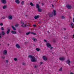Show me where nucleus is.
<instances>
[{"mask_svg": "<svg viewBox=\"0 0 74 74\" xmlns=\"http://www.w3.org/2000/svg\"><path fill=\"white\" fill-rule=\"evenodd\" d=\"M11 33L12 34H16V32L15 31H11Z\"/></svg>", "mask_w": 74, "mask_h": 74, "instance_id": "obj_8", "label": "nucleus"}, {"mask_svg": "<svg viewBox=\"0 0 74 74\" xmlns=\"http://www.w3.org/2000/svg\"><path fill=\"white\" fill-rule=\"evenodd\" d=\"M0 36H1V34H0Z\"/></svg>", "mask_w": 74, "mask_h": 74, "instance_id": "obj_55", "label": "nucleus"}, {"mask_svg": "<svg viewBox=\"0 0 74 74\" xmlns=\"http://www.w3.org/2000/svg\"><path fill=\"white\" fill-rule=\"evenodd\" d=\"M32 40L34 41H37V39L35 38H33Z\"/></svg>", "mask_w": 74, "mask_h": 74, "instance_id": "obj_20", "label": "nucleus"}, {"mask_svg": "<svg viewBox=\"0 0 74 74\" xmlns=\"http://www.w3.org/2000/svg\"><path fill=\"white\" fill-rule=\"evenodd\" d=\"M22 64H23V65H25L26 64L25 63H22Z\"/></svg>", "mask_w": 74, "mask_h": 74, "instance_id": "obj_36", "label": "nucleus"}, {"mask_svg": "<svg viewBox=\"0 0 74 74\" xmlns=\"http://www.w3.org/2000/svg\"><path fill=\"white\" fill-rule=\"evenodd\" d=\"M3 9H5V8H7V6L6 5H5L3 7Z\"/></svg>", "mask_w": 74, "mask_h": 74, "instance_id": "obj_25", "label": "nucleus"}, {"mask_svg": "<svg viewBox=\"0 0 74 74\" xmlns=\"http://www.w3.org/2000/svg\"><path fill=\"white\" fill-rule=\"evenodd\" d=\"M34 68H37V66H34Z\"/></svg>", "mask_w": 74, "mask_h": 74, "instance_id": "obj_42", "label": "nucleus"}, {"mask_svg": "<svg viewBox=\"0 0 74 74\" xmlns=\"http://www.w3.org/2000/svg\"><path fill=\"white\" fill-rule=\"evenodd\" d=\"M40 64H42V62H40Z\"/></svg>", "mask_w": 74, "mask_h": 74, "instance_id": "obj_43", "label": "nucleus"}, {"mask_svg": "<svg viewBox=\"0 0 74 74\" xmlns=\"http://www.w3.org/2000/svg\"><path fill=\"white\" fill-rule=\"evenodd\" d=\"M52 14L54 16H55L56 14V10H53V12H52Z\"/></svg>", "mask_w": 74, "mask_h": 74, "instance_id": "obj_5", "label": "nucleus"}, {"mask_svg": "<svg viewBox=\"0 0 74 74\" xmlns=\"http://www.w3.org/2000/svg\"><path fill=\"white\" fill-rule=\"evenodd\" d=\"M12 27L14 30H16V28H15L13 26H12Z\"/></svg>", "mask_w": 74, "mask_h": 74, "instance_id": "obj_19", "label": "nucleus"}, {"mask_svg": "<svg viewBox=\"0 0 74 74\" xmlns=\"http://www.w3.org/2000/svg\"><path fill=\"white\" fill-rule=\"evenodd\" d=\"M0 38H1V36H0Z\"/></svg>", "mask_w": 74, "mask_h": 74, "instance_id": "obj_53", "label": "nucleus"}, {"mask_svg": "<svg viewBox=\"0 0 74 74\" xmlns=\"http://www.w3.org/2000/svg\"><path fill=\"white\" fill-rule=\"evenodd\" d=\"M70 74H74V73H73L72 72H71V73H70Z\"/></svg>", "mask_w": 74, "mask_h": 74, "instance_id": "obj_45", "label": "nucleus"}, {"mask_svg": "<svg viewBox=\"0 0 74 74\" xmlns=\"http://www.w3.org/2000/svg\"><path fill=\"white\" fill-rule=\"evenodd\" d=\"M14 60H15V61H16V60H17V58H15L14 59Z\"/></svg>", "mask_w": 74, "mask_h": 74, "instance_id": "obj_33", "label": "nucleus"}, {"mask_svg": "<svg viewBox=\"0 0 74 74\" xmlns=\"http://www.w3.org/2000/svg\"><path fill=\"white\" fill-rule=\"evenodd\" d=\"M2 35H3V36H4V35H5V32H4V31H2Z\"/></svg>", "mask_w": 74, "mask_h": 74, "instance_id": "obj_23", "label": "nucleus"}, {"mask_svg": "<svg viewBox=\"0 0 74 74\" xmlns=\"http://www.w3.org/2000/svg\"><path fill=\"white\" fill-rule=\"evenodd\" d=\"M39 17H40V15H38L34 17V18L35 19H37V18H39Z\"/></svg>", "mask_w": 74, "mask_h": 74, "instance_id": "obj_10", "label": "nucleus"}, {"mask_svg": "<svg viewBox=\"0 0 74 74\" xmlns=\"http://www.w3.org/2000/svg\"><path fill=\"white\" fill-rule=\"evenodd\" d=\"M18 32L20 33H22V31H19Z\"/></svg>", "mask_w": 74, "mask_h": 74, "instance_id": "obj_39", "label": "nucleus"}, {"mask_svg": "<svg viewBox=\"0 0 74 74\" xmlns=\"http://www.w3.org/2000/svg\"><path fill=\"white\" fill-rule=\"evenodd\" d=\"M42 5H44V4H43V3H42Z\"/></svg>", "mask_w": 74, "mask_h": 74, "instance_id": "obj_52", "label": "nucleus"}, {"mask_svg": "<svg viewBox=\"0 0 74 74\" xmlns=\"http://www.w3.org/2000/svg\"><path fill=\"white\" fill-rule=\"evenodd\" d=\"M59 71H62V68L61 67V68L60 69H59Z\"/></svg>", "mask_w": 74, "mask_h": 74, "instance_id": "obj_30", "label": "nucleus"}, {"mask_svg": "<svg viewBox=\"0 0 74 74\" xmlns=\"http://www.w3.org/2000/svg\"><path fill=\"white\" fill-rule=\"evenodd\" d=\"M66 63H67V64H68L69 66L70 65V60H68L67 61H66Z\"/></svg>", "mask_w": 74, "mask_h": 74, "instance_id": "obj_6", "label": "nucleus"}, {"mask_svg": "<svg viewBox=\"0 0 74 74\" xmlns=\"http://www.w3.org/2000/svg\"><path fill=\"white\" fill-rule=\"evenodd\" d=\"M49 17H52L53 16V14H50L49 16Z\"/></svg>", "mask_w": 74, "mask_h": 74, "instance_id": "obj_31", "label": "nucleus"}, {"mask_svg": "<svg viewBox=\"0 0 74 74\" xmlns=\"http://www.w3.org/2000/svg\"><path fill=\"white\" fill-rule=\"evenodd\" d=\"M3 54L4 55H6L7 54V50H4L3 52Z\"/></svg>", "mask_w": 74, "mask_h": 74, "instance_id": "obj_3", "label": "nucleus"}, {"mask_svg": "<svg viewBox=\"0 0 74 74\" xmlns=\"http://www.w3.org/2000/svg\"><path fill=\"white\" fill-rule=\"evenodd\" d=\"M3 24L2 23H1L0 24V26H3Z\"/></svg>", "mask_w": 74, "mask_h": 74, "instance_id": "obj_35", "label": "nucleus"}, {"mask_svg": "<svg viewBox=\"0 0 74 74\" xmlns=\"http://www.w3.org/2000/svg\"><path fill=\"white\" fill-rule=\"evenodd\" d=\"M52 53V54H53V53Z\"/></svg>", "mask_w": 74, "mask_h": 74, "instance_id": "obj_56", "label": "nucleus"}, {"mask_svg": "<svg viewBox=\"0 0 74 74\" xmlns=\"http://www.w3.org/2000/svg\"><path fill=\"white\" fill-rule=\"evenodd\" d=\"M21 24H22L23 25H21L22 26H23V27H26V26H27L28 25H25L24 24V22L23 21H21Z\"/></svg>", "mask_w": 74, "mask_h": 74, "instance_id": "obj_2", "label": "nucleus"}, {"mask_svg": "<svg viewBox=\"0 0 74 74\" xmlns=\"http://www.w3.org/2000/svg\"><path fill=\"white\" fill-rule=\"evenodd\" d=\"M66 7L68 9H71V6L69 4H67L66 6Z\"/></svg>", "mask_w": 74, "mask_h": 74, "instance_id": "obj_4", "label": "nucleus"}, {"mask_svg": "<svg viewBox=\"0 0 74 74\" xmlns=\"http://www.w3.org/2000/svg\"><path fill=\"white\" fill-rule=\"evenodd\" d=\"M1 19H5V18H4V17H2V18H1Z\"/></svg>", "mask_w": 74, "mask_h": 74, "instance_id": "obj_48", "label": "nucleus"}, {"mask_svg": "<svg viewBox=\"0 0 74 74\" xmlns=\"http://www.w3.org/2000/svg\"><path fill=\"white\" fill-rule=\"evenodd\" d=\"M15 2L17 4H19L20 3V1L19 0H15Z\"/></svg>", "mask_w": 74, "mask_h": 74, "instance_id": "obj_12", "label": "nucleus"}, {"mask_svg": "<svg viewBox=\"0 0 74 74\" xmlns=\"http://www.w3.org/2000/svg\"><path fill=\"white\" fill-rule=\"evenodd\" d=\"M30 33H31V32H28L26 33V35H27H27H29V34H30Z\"/></svg>", "mask_w": 74, "mask_h": 74, "instance_id": "obj_26", "label": "nucleus"}, {"mask_svg": "<svg viewBox=\"0 0 74 74\" xmlns=\"http://www.w3.org/2000/svg\"><path fill=\"white\" fill-rule=\"evenodd\" d=\"M0 45H1V44H0Z\"/></svg>", "mask_w": 74, "mask_h": 74, "instance_id": "obj_58", "label": "nucleus"}, {"mask_svg": "<svg viewBox=\"0 0 74 74\" xmlns=\"http://www.w3.org/2000/svg\"><path fill=\"white\" fill-rule=\"evenodd\" d=\"M31 34H33L34 35H36V33H34L32 32H31Z\"/></svg>", "mask_w": 74, "mask_h": 74, "instance_id": "obj_24", "label": "nucleus"}, {"mask_svg": "<svg viewBox=\"0 0 74 74\" xmlns=\"http://www.w3.org/2000/svg\"><path fill=\"white\" fill-rule=\"evenodd\" d=\"M8 46H9V45H10V44H8Z\"/></svg>", "mask_w": 74, "mask_h": 74, "instance_id": "obj_51", "label": "nucleus"}, {"mask_svg": "<svg viewBox=\"0 0 74 74\" xmlns=\"http://www.w3.org/2000/svg\"><path fill=\"white\" fill-rule=\"evenodd\" d=\"M18 26H19V24H17L16 25H15L16 27H18Z\"/></svg>", "mask_w": 74, "mask_h": 74, "instance_id": "obj_32", "label": "nucleus"}, {"mask_svg": "<svg viewBox=\"0 0 74 74\" xmlns=\"http://www.w3.org/2000/svg\"><path fill=\"white\" fill-rule=\"evenodd\" d=\"M60 60H61V61H62L63 60H64V58L63 57L60 58Z\"/></svg>", "mask_w": 74, "mask_h": 74, "instance_id": "obj_16", "label": "nucleus"}, {"mask_svg": "<svg viewBox=\"0 0 74 74\" xmlns=\"http://www.w3.org/2000/svg\"><path fill=\"white\" fill-rule=\"evenodd\" d=\"M8 18L9 19H10V20L12 19V16L10 15L9 16H8Z\"/></svg>", "mask_w": 74, "mask_h": 74, "instance_id": "obj_13", "label": "nucleus"}, {"mask_svg": "<svg viewBox=\"0 0 74 74\" xmlns=\"http://www.w3.org/2000/svg\"><path fill=\"white\" fill-rule=\"evenodd\" d=\"M50 52H51V53H52V51H50Z\"/></svg>", "mask_w": 74, "mask_h": 74, "instance_id": "obj_57", "label": "nucleus"}, {"mask_svg": "<svg viewBox=\"0 0 74 74\" xmlns=\"http://www.w3.org/2000/svg\"><path fill=\"white\" fill-rule=\"evenodd\" d=\"M44 41H45V42H47V40H44Z\"/></svg>", "mask_w": 74, "mask_h": 74, "instance_id": "obj_38", "label": "nucleus"}, {"mask_svg": "<svg viewBox=\"0 0 74 74\" xmlns=\"http://www.w3.org/2000/svg\"><path fill=\"white\" fill-rule=\"evenodd\" d=\"M21 4L22 5H23L24 4V1H22L21 2Z\"/></svg>", "mask_w": 74, "mask_h": 74, "instance_id": "obj_28", "label": "nucleus"}, {"mask_svg": "<svg viewBox=\"0 0 74 74\" xmlns=\"http://www.w3.org/2000/svg\"><path fill=\"white\" fill-rule=\"evenodd\" d=\"M16 47L17 48H18V49L19 48H21V47H20V46L18 44H16Z\"/></svg>", "mask_w": 74, "mask_h": 74, "instance_id": "obj_11", "label": "nucleus"}, {"mask_svg": "<svg viewBox=\"0 0 74 74\" xmlns=\"http://www.w3.org/2000/svg\"><path fill=\"white\" fill-rule=\"evenodd\" d=\"M65 18V17H64V16H61V18L62 19H64Z\"/></svg>", "mask_w": 74, "mask_h": 74, "instance_id": "obj_29", "label": "nucleus"}, {"mask_svg": "<svg viewBox=\"0 0 74 74\" xmlns=\"http://www.w3.org/2000/svg\"><path fill=\"white\" fill-rule=\"evenodd\" d=\"M38 12H41L42 10L41 9H40V8H39L38 9Z\"/></svg>", "mask_w": 74, "mask_h": 74, "instance_id": "obj_18", "label": "nucleus"}, {"mask_svg": "<svg viewBox=\"0 0 74 74\" xmlns=\"http://www.w3.org/2000/svg\"><path fill=\"white\" fill-rule=\"evenodd\" d=\"M1 58L2 59H5V56H4V57L2 56V57H1Z\"/></svg>", "mask_w": 74, "mask_h": 74, "instance_id": "obj_37", "label": "nucleus"}, {"mask_svg": "<svg viewBox=\"0 0 74 74\" xmlns=\"http://www.w3.org/2000/svg\"><path fill=\"white\" fill-rule=\"evenodd\" d=\"M52 7H54V6H53V5L52 4Z\"/></svg>", "mask_w": 74, "mask_h": 74, "instance_id": "obj_44", "label": "nucleus"}, {"mask_svg": "<svg viewBox=\"0 0 74 74\" xmlns=\"http://www.w3.org/2000/svg\"><path fill=\"white\" fill-rule=\"evenodd\" d=\"M71 27H74V24H73V23H71Z\"/></svg>", "mask_w": 74, "mask_h": 74, "instance_id": "obj_22", "label": "nucleus"}, {"mask_svg": "<svg viewBox=\"0 0 74 74\" xmlns=\"http://www.w3.org/2000/svg\"><path fill=\"white\" fill-rule=\"evenodd\" d=\"M47 46L48 48H51V45L49 43H47Z\"/></svg>", "mask_w": 74, "mask_h": 74, "instance_id": "obj_9", "label": "nucleus"}, {"mask_svg": "<svg viewBox=\"0 0 74 74\" xmlns=\"http://www.w3.org/2000/svg\"><path fill=\"white\" fill-rule=\"evenodd\" d=\"M30 5H31V6H32V7H33L34 6V4L32 3V2H30Z\"/></svg>", "mask_w": 74, "mask_h": 74, "instance_id": "obj_21", "label": "nucleus"}, {"mask_svg": "<svg viewBox=\"0 0 74 74\" xmlns=\"http://www.w3.org/2000/svg\"><path fill=\"white\" fill-rule=\"evenodd\" d=\"M53 42H55V40H53Z\"/></svg>", "mask_w": 74, "mask_h": 74, "instance_id": "obj_54", "label": "nucleus"}, {"mask_svg": "<svg viewBox=\"0 0 74 74\" xmlns=\"http://www.w3.org/2000/svg\"><path fill=\"white\" fill-rule=\"evenodd\" d=\"M33 26L34 27H36V25H33Z\"/></svg>", "mask_w": 74, "mask_h": 74, "instance_id": "obj_41", "label": "nucleus"}, {"mask_svg": "<svg viewBox=\"0 0 74 74\" xmlns=\"http://www.w3.org/2000/svg\"><path fill=\"white\" fill-rule=\"evenodd\" d=\"M36 50L37 51H40V49L38 48H36Z\"/></svg>", "mask_w": 74, "mask_h": 74, "instance_id": "obj_27", "label": "nucleus"}, {"mask_svg": "<svg viewBox=\"0 0 74 74\" xmlns=\"http://www.w3.org/2000/svg\"><path fill=\"white\" fill-rule=\"evenodd\" d=\"M1 2L3 4H6L7 1L6 0H1Z\"/></svg>", "mask_w": 74, "mask_h": 74, "instance_id": "obj_7", "label": "nucleus"}, {"mask_svg": "<svg viewBox=\"0 0 74 74\" xmlns=\"http://www.w3.org/2000/svg\"><path fill=\"white\" fill-rule=\"evenodd\" d=\"M43 58L44 60H47V57H46L45 56H44Z\"/></svg>", "mask_w": 74, "mask_h": 74, "instance_id": "obj_17", "label": "nucleus"}, {"mask_svg": "<svg viewBox=\"0 0 74 74\" xmlns=\"http://www.w3.org/2000/svg\"><path fill=\"white\" fill-rule=\"evenodd\" d=\"M40 23L39 22V23Z\"/></svg>", "mask_w": 74, "mask_h": 74, "instance_id": "obj_59", "label": "nucleus"}, {"mask_svg": "<svg viewBox=\"0 0 74 74\" xmlns=\"http://www.w3.org/2000/svg\"><path fill=\"white\" fill-rule=\"evenodd\" d=\"M27 42H25V44H27Z\"/></svg>", "mask_w": 74, "mask_h": 74, "instance_id": "obj_49", "label": "nucleus"}, {"mask_svg": "<svg viewBox=\"0 0 74 74\" xmlns=\"http://www.w3.org/2000/svg\"><path fill=\"white\" fill-rule=\"evenodd\" d=\"M6 63H8V60H6Z\"/></svg>", "mask_w": 74, "mask_h": 74, "instance_id": "obj_40", "label": "nucleus"}, {"mask_svg": "<svg viewBox=\"0 0 74 74\" xmlns=\"http://www.w3.org/2000/svg\"><path fill=\"white\" fill-rule=\"evenodd\" d=\"M53 47H50V49H53Z\"/></svg>", "mask_w": 74, "mask_h": 74, "instance_id": "obj_47", "label": "nucleus"}, {"mask_svg": "<svg viewBox=\"0 0 74 74\" xmlns=\"http://www.w3.org/2000/svg\"><path fill=\"white\" fill-rule=\"evenodd\" d=\"M1 29L2 30H4V28H3V27H1Z\"/></svg>", "mask_w": 74, "mask_h": 74, "instance_id": "obj_34", "label": "nucleus"}, {"mask_svg": "<svg viewBox=\"0 0 74 74\" xmlns=\"http://www.w3.org/2000/svg\"><path fill=\"white\" fill-rule=\"evenodd\" d=\"M36 8H37L38 9L40 8V5H39L38 4H36Z\"/></svg>", "mask_w": 74, "mask_h": 74, "instance_id": "obj_14", "label": "nucleus"}, {"mask_svg": "<svg viewBox=\"0 0 74 74\" xmlns=\"http://www.w3.org/2000/svg\"><path fill=\"white\" fill-rule=\"evenodd\" d=\"M64 30H66V28H64Z\"/></svg>", "mask_w": 74, "mask_h": 74, "instance_id": "obj_46", "label": "nucleus"}, {"mask_svg": "<svg viewBox=\"0 0 74 74\" xmlns=\"http://www.w3.org/2000/svg\"><path fill=\"white\" fill-rule=\"evenodd\" d=\"M28 57V58H30L32 59L31 60V62H36L37 60L36 59V57L34 56L29 55Z\"/></svg>", "mask_w": 74, "mask_h": 74, "instance_id": "obj_1", "label": "nucleus"}, {"mask_svg": "<svg viewBox=\"0 0 74 74\" xmlns=\"http://www.w3.org/2000/svg\"><path fill=\"white\" fill-rule=\"evenodd\" d=\"M10 29L8 28V30L7 32V34H8L9 33H10Z\"/></svg>", "mask_w": 74, "mask_h": 74, "instance_id": "obj_15", "label": "nucleus"}, {"mask_svg": "<svg viewBox=\"0 0 74 74\" xmlns=\"http://www.w3.org/2000/svg\"><path fill=\"white\" fill-rule=\"evenodd\" d=\"M73 38H74V34L73 35Z\"/></svg>", "mask_w": 74, "mask_h": 74, "instance_id": "obj_50", "label": "nucleus"}]
</instances>
